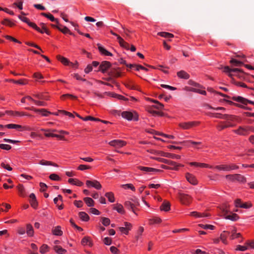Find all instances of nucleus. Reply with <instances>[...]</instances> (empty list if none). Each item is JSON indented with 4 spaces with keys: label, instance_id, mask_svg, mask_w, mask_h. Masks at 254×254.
Returning <instances> with one entry per match:
<instances>
[{
    "label": "nucleus",
    "instance_id": "f257e3e1",
    "mask_svg": "<svg viewBox=\"0 0 254 254\" xmlns=\"http://www.w3.org/2000/svg\"><path fill=\"white\" fill-rule=\"evenodd\" d=\"M147 152H148L151 154L160 155L161 156L172 158V159H180L181 158V156L179 155H177L175 154L168 153V152H165L163 151L156 150H154V149H150V150H148Z\"/></svg>",
    "mask_w": 254,
    "mask_h": 254
},
{
    "label": "nucleus",
    "instance_id": "f03ea898",
    "mask_svg": "<svg viewBox=\"0 0 254 254\" xmlns=\"http://www.w3.org/2000/svg\"><path fill=\"white\" fill-rule=\"evenodd\" d=\"M152 159L157 160L160 162H162L169 165H171L172 167V169L174 170H178L179 167H182L184 166L183 165L179 163H177L176 162L170 160H168L163 158L160 157H151Z\"/></svg>",
    "mask_w": 254,
    "mask_h": 254
},
{
    "label": "nucleus",
    "instance_id": "7ed1b4c3",
    "mask_svg": "<svg viewBox=\"0 0 254 254\" xmlns=\"http://www.w3.org/2000/svg\"><path fill=\"white\" fill-rule=\"evenodd\" d=\"M122 117L127 121H133L134 122L139 120V115L135 111H123L121 114Z\"/></svg>",
    "mask_w": 254,
    "mask_h": 254
},
{
    "label": "nucleus",
    "instance_id": "20e7f679",
    "mask_svg": "<svg viewBox=\"0 0 254 254\" xmlns=\"http://www.w3.org/2000/svg\"><path fill=\"white\" fill-rule=\"evenodd\" d=\"M124 205L125 207L129 210H131L135 214L136 213V207L139 205V203L136 199H131V200H127L125 202Z\"/></svg>",
    "mask_w": 254,
    "mask_h": 254
},
{
    "label": "nucleus",
    "instance_id": "39448f33",
    "mask_svg": "<svg viewBox=\"0 0 254 254\" xmlns=\"http://www.w3.org/2000/svg\"><path fill=\"white\" fill-rule=\"evenodd\" d=\"M226 178L232 182L237 181L240 183H246L247 182L246 178L239 174H235L233 175H227Z\"/></svg>",
    "mask_w": 254,
    "mask_h": 254
},
{
    "label": "nucleus",
    "instance_id": "423d86ee",
    "mask_svg": "<svg viewBox=\"0 0 254 254\" xmlns=\"http://www.w3.org/2000/svg\"><path fill=\"white\" fill-rule=\"evenodd\" d=\"M4 128L8 129H16L19 131L27 130L31 131L32 130V128L28 126H22L20 125L9 124L4 125Z\"/></svg>",
    "mask_w": 254,
    "mask_h": 254
},
{
    "label": "nucleus",
    "instance_id": "0eeeda50",
    "mask_svg": "<svg viewBox=\"0 0 254 254\" xmlns=\"http://www.w3.org/2000/svg\"><path fill=\"white\" fill-rule=\"evenodd\" d=\"M111 66L112 64L110 62L104 61L100 64L98 69L95 71L96 72H101L103 73H105L109 69L111 68Z\"/></svg>",
    "mask_w": 254,
    "mask_h": 254
},
{
    "label": "nucleus",
    "instance_id": "6e6552de",
    "mask_svg": "<svg viewBox=\"0 0 254 254\" xmlns=\"http://www.w3.org/2000/svg\"><path fill=\"white\" fill-rule=\"evenodd\" d=\"M200 122L198 121H191L188 122H182L179 124L180 127L184 129H189L193 127L199 126Z\"/></svg>",
    "mask_w": 254,
    "mask_h": 254
},
{
    "label": "nucleus",
    "instance_id": "1a4fd4ad",
    "mask_svg": "<svg viewBox=\"0 0 254 254\" xmlns=\"http://www.w3.org/2000/svg\"><path fill=\"white\" fill-rule=\"evenodd\" d=\"M178 197L181 203L186 205L190 204L191 201V196L188 194L179 192Z\"/></svg>",
    "mask_w": 254,
    "mask_h": 254
},
{
    "label": "nucleus",
    "instance_id": "9d476101",
    "mask_svg": "<svg viewBox=\"0 0 254 254\" xmlns=\"http://www.w3.org/2000/svg\"><path fill=\"white\" fill-rule=\"evenodd\" d=\"M223 211L224 212V217L226 219L236 221L239 219V215L236 213L230 212V214H228L229 211L227 209V208H224Z\"/></svg>",
    "mask_w": 254,
    "mask_h": 254
},
{
    "label": "nucleus",
    "instance_id": "9b49d317",
    "mask_svg": "<svg viewBox=\"0 0 254 254\" xmlns=\"http://www.w3.org/2000/svg\"><path fill=\"white\" fill-rule=\"evenodd\" d=\"M26 110L33 111L35 113H40L41 114V115L43 117H48L50 115H51V112L48 111L46 109H37L34 107H26L25 108Z\"/></svg>",
    "mask_w": 254,
    "mask_h": 254
},
{
    "label": "nucleus",
    "instance_id": "f8f14e48",
    "mask_svg": "<svg viewBox=\"0 0 254 254\" xmlns=\"http://www.w3.org/2000/svg\"><path fill=\"white\" fill-rule=\"evenodd\" d=\"M231 99L234 101L240 103L244 105H247L248 104H250L254 105V101L248 100L242 96H233Z\"/></svg>",
    "mask_w": 254,
    "mask_h": 254
},
{
    "label": "nucleus",
    "instance_id": "ddd939ff",
    "mask_svg": "<svg viewBox=\"0 0 254 254\" xmlns=\"http://www.w3.org/2000/svg\"><path fill=\"white\" fill-rule=\"evenodd\" d=\"M231 99L234 101L240 103L244 105H247L248 104H250L254 105V101L248 100L242 96H233Z\"/></svg>",
    "mask_w": 254,
    "mask_h": 254
},
{
    "label": "nucleus",
    "instance_id": "4468645a",
    "mask_svg": "<svg viewBox=\"0 0 254 254\" xmlns=\"http://www.w3.org/2000/svg\"><path fill=\"white\" fill-rule=\"evenodd\" d=\"M231 99L234 101L240 103L244 105H247L248 104H250L254 105V101L248 100L242 96H233Z\"/></svg>",
    "mask_w": 254,
    "mask_h": 254
},
{
    "label": "nucleus",
    "instance_id": "2eb2a0df",
    "mask_svg": "<svg viewBox=\"0 0 254 254\" xmlns=\"http://www.w3.org/2000/svg\"><path fill=\"white\" fill-rule=\"evenodd\" d=\"M18 17L22 21L27 23L30 27H32L37 31H40V28L37 26L35 23L31 22L27 17L22 16L20 15H19Z\"/></svg>",
    "mask_w": 254,
    "mask_h": 254
},
{
    "label": "nucleus",
    "instance_id": "dca6fc26",
    "mask_svg": "<svg viewBox=\"0 0 254 254\" xmlns=\"http://www.w3.org/2000/svg\"><path fill=\"white\" fill-rule=\"evenodd\" d=\"M86 185L88 188H94L96 190H101L102 185L99 181L96 180L92 181L87 180L86 181Z\"/></svg>",
    "mask_w": 254,
    "mask_h": 254
},
{
    "label": "nucleus",
    "instance_id": "f3484780",
    "mask_svg": "<svg viewBox=\"0 0 254 254\" xmlns=\"http://www.w3.org/2000/svg\"><path fill=\"white\" fill-rule=\"evenodd\" d=\"M248 127H249V126L246 127L240 126L238 129L233 130V131L238 135L247 136L249 134L250 129Z\"/></svg>",
    "mask_w": 254,
    "mask_h": 254
},
{
    "label": "nucleus",
    "instance_id": "a211bd4d",
    "mask_svg": "<svg viewBox=\"0 0 254 254\" xmlns=\"http://www.w3.org/2000/svg\"><path fill=\"white\" fill-rule=\"evenodd\" d=\"M108 74L113 78H118L122 76L121 70L120 67H112L108 72Z\"/></svg>",
    "mask_w": 254,
    "mask_h": 254
},
{
    "label": "nucleus",
    "instance_id": "6ab92c4d",
    "mask_svg": "<svg viewBox=\"0 0 254 254\" xmlns=\"http://www.w3.org/2000/svg\"><path fill=\"white\" fill-rule=\"evenodd\" d=\"M235 126V125L229 121L221 122L220 124L217 126L216 128L219 131H221L228 127H232Z\"/></svg>",
    "mask_w": 254,
    "mask_h": 254
},
{
    "label": "nucleus",
    "instance_id": "aec40b11",
    "mask_svg": "<svg viewBox=\"0 0 254 254\" xmlns=\"http://www.w3.org/2000/svg\"><path fill=\"white\" fill-rule=\"evenodd\" d=\"M138 169L143 171L145 172H152V173H157V172H163V171L162 170L155 169L151 167H144V166H138L137 167Z\"/></svg>",
    "mask_w": 254,
    "mask_h": 254
},
{
    "label": "nucleus",
    "instance_id": "412c9836",
    "mask_svg": "<svg viewBox=\"0 0 254 254\" xmlns=\"http://www.w3.org/2000/svg\"><path fill=\"white\" fill-rule=\"evenodd\" d=\"M109 144L115 147H122L125 146L127 144V142L122 140L117 139L111 141L109 142Z\"/></svg>",
    "mask_w": 254,
    "mask_h": 254
},
{
    "label": "nucleus",
    "instance_id": "4be33fe9",
    "mask_svg": "<svg viewBox=\"0 0 254 254\" xmlns=\"http://www.w3.org/2000/svg\"><path fill=\"white\" fill-rule=\"evenodd\" d=\"M186 178L187 181L191 184L193 185H196L198 183L197 180L195 177L189 173L186 174Z\"/></svg>",
    "mask_w": 254,
    "mask_h": 254
},
{
    "label": "nucleus",
    "instance_id": "5701e85b",
    "mask_svg": "<svg viewBox=\"0 0 254 254\" xmlns=\"http://www.w3.org/2000/svg\"><path fill=\"white\" fill-rule=\"evenodd\" d=\"M81 244L83 246L88 245L90 247H92L93 246L91 238L89 236L84 237L81 240Z\"/></svg>",
    "mask_w": 254,
    "mask_h": 254
},
{
    "label": "nucleus",
    "instance_id": "b1692460",
    "mask_svg": "<svg viewBox=\"0 0 254 254\" xmlns=\"http://www.w3.org/2000/svg\"><path fill=\"white\" fill-rule=\"evenodd\" d=\"M98 49L102 55L106 56H112L113 54L105 49L103 47H102L101 44H97Z\"/></svg>",
    "mask_w": 254,
    "mask_h": 254
},
{
    "label": "nucleus",
    "instance_id": "393cba45",
    "mask_svg": "<svg viewBox=\"0 0 254 254\" xmlns=\"http://www.w3.org/2000/svg\"><path fill=\"white\" fill-rule=\"evenodd\" d=\"M147 100L151 102L155 103L156 105H153L152 107L158 110H161L163 109L164 105L158 101L149 98H147Z\"/></svg>",
    "mask_w": 254,
    "mask_h": 254
},
{
    "label": "nucleus",
    "instance_id": "a878e982",
    "mask_svg": "<svg viewBox=\"0 0 254 254\" xmlns=\"http://www.w3.org/2000/svg\"><path fill=\"white\" fill-rule=\"evenodd\" d=\"M169 142L171 143L172 144H185L186 145H190V144H193V145H198L200 144V142H196L194 141L189 140V141H184L182 142H177V141H169Z\"/></svg>",
    "mask_w": 254,
    "mask_h": 254
},
{
    "label": "nucleus",
    "instance_id": "bb28decb",
    "mask_svg": "<svg viewBox=\"0 0 254 254\" xmlns=\"http://www.w3.org/2000/svg\"><path fill=\"white\" fill-rule=\"evenodd\" d=\"M229 235H230V232L227 231H224L220 234V238H219L220 240L222 241V242L224 244H225V245L228 244V242L227 241V239Z\"/></svg>",
    "mask_w": 254,
    "mask_h": 254
},
{
    "label": "nucleus",
    "instance_id": "cd10ccee",
    "mask_svg": "<svg viewBox=\"0 0 254 254\" xmlns=\"http://www.w3.org/2000/svg\"><path fill=\"white\" fill-rule=\"evenodd\" d=\"M118 41L121 47L127 50L129 49V44L125 42L121 36H118Z\"/></svg>",
    "mask_w": 254,
    "mask_h": 254
},
{
    "label": "nucleus",
    "instance_id": "c85d7f7f",
    "mask_svg": "<svg viewBox=\"0 0 254 254\" xmlns=\"http://www.w3.org/2000/svg\"><path fill=\"white\" fill-rule=\"evenodd\" d=\"M177 75L179 78L184 79H188L190 77V74L183 70L177 72Z\"/></svg>",
    "mask_w": 254,
    "mask_h": 254
},
{
    "label": "nucleus",
    "instance_id": "c756f323",
    "mask_svg": "<svg viewBox=\"0 0 254 254\" xmlns=\"http://www.w3.org/2000/svg\"><path fill=\"white\" fill-rule=\"evenodd\" d=\"M57 59L65 66L69 65L70 63L67 58L60 55L57 56Z\"/></svg>",
    "mask_w": 254,
    "mask_h": 254
},
{
    "label": "nucleus",
    "instance_id": "7c9ffc66",
    "mask_svg": "<svg viewBox=\"0 0 254 254\" xmlns=\"http://www.w3.org/2000/svg\"><path fill=\"white\" fill-rule=\"evenodd\" d=\"M113 209L116 210L119 213L124 214L125 211L122 204L117 203L114 205Z\"/></svg>",
    "mask_w": 254,
    "mask_h": 254
},
{
    "label": "nucleus",
    "instance_id": "2f4dec72",
    "mask_svg": "<svg viewBox=\"0 0 254 254\" xmlns=\"http://www.w3.org/2000/svg\"><path fill=\"white\" fill-rule=\"evenodd\" d=\"M170 206L171 204L169 202L164 201L160 206V209L161 211L167 212L170 210Z\"/></svg>",
    "mask_w": 254,
    "mask_h": 254
},
{
    "label": "nucleus",
    "instance_id": "473e14b6",
    "mask_svg": "<svg viewBox=\"0 0 254 254\" xmlns=\"http://www.w3.org/2000/svg\"><path fill=\"white\" fill-rule=\"evenodd\" d=\"M41 14L42 16H44L47 17V18L50 19L51 21L55 22L57 24H59L58 19L57 18H55L54 17V16L50 13L42 12L41 13Z\"/></svg>",
    "mask_w": 254,
    "mask_h": 254
},
{
    "label": "nucleus",
    "instance_id": "72a5a7b5",
    "mask_svg": "<svg viewBox=\"0 0 254 254\" xmlns=\"http://www.w3.org/2000/svg\"><path fill=\"white\" fill-rule=\"evenodd\" d=\"M78 216L80 220L82 221L87 222L90 219L89 215L84 211L79 212L78 213Z\"/></svg>",
    "mask_w": 254,
    "mask_h": 254
},
{
    "label": "nucleus",
    "instance_id": "f704fd0d",
    "mask_svg": "<svg viewBox=\"0 0 254 254\" xmlns=\"http://www.w3.org/2000/svg\"><path fill=\"white\" fill-rule=\"evenodd\" d=\"M68 182L71 185L78 187H81L83 185V183L81 181L77 179L70 178L68 179Z\"/></svg>",
    "mask_w": 254,
    "mask_h": 254
},
{
    "label": "nucleus",
    "instance_id": "c9c22d12",
    "mask_svg": "<svg viewBox=\"0 0 254 254\" xmlns=\"http://www.w3.org/2000/svg\"><path fill=\"white\" fill-rule=\"evenodd\" d=\"M83 201L88 207H93L95 205V201L91 197H84L83 198Z\"/></svg>",
    "mask_w": 254,
    "mask_h": 254
},
{
    "label": "nucleus",
    "instance_id": "e433bc0d",
    "mask_svg": "<svg viewBox=\"0 0 254 254\" xmlns=\"http://www.w3.org/2000/svg\"><path fill=\"white\" fill-rule=\"evenodd\" d=\"M52 233L53 235L61 236L63 235V231L61 230V227L57 226L52 229Z\"/></svg>",
    "mask_w": 254,
    "mask_h": 254
},
{
    "label": "nucleus",
    "instance_id": "4c0bfd02",
    "mask_svg": "<svg viewBox=\"0 0 254 254\" xmlns=\"http://www.w3.org/2000/svg\"><path fill=\"white\" fill-rule=\"evenodd\" d=\"M17 188L18 190L19 195L21 197H25L26 192L23 185L20 184L17 186Z\"/></svg>",
    "mask_w": 254,
    "mask_h": 254
},
{
    "label": "nucleus",
    "instance_id": "58836bf2",
    "mask_svg": "<svg viewBox=\"0 0 254 254\" xmlns=\"http://www.w3.org/2000/svg\"><path fill=\"white\" fill-rule=\"evenodd\" d=\"M26 233L29 237H32L34 235V229L30 224L26 225Z\"/></svg>",
    "mask_w": 254,
    "mask_h": 254
},
{
    "label": "nucleus",
    "instance_id": "ea45409f",
    "mask_svg": "<svg viewBox=\"0 0 254 254\" xmlns=\"http://www.w3.org/2000/svg\"><path fill=\"white\" fill-rule=\"evenodd\" d=\"M148 112L151 114L153 116H160L163 117L165 116V113L161 111H155L152 109H149L147 110Z\"/></svg>",
    "mask_w": 254,
    "mask_h": 254
},
{
    "label": "nucleus",
    "instance_id": "a19ab883",
    "mask_svg": "<svg viewBox=\"0 0 254 254\" xmlns=\"http://www.w3.org/2000/svg\"><path fill=\"white\" fill-rule=\"evenodd\" d=\"M1 24L5 26H8L10 27L14 26L15 24L8 18H5L1 21Z\"/></svg>",
    "mask_w": 254,
    "mask_h": 254
},
{
    "label": "nucleus",
    "instance_id": "79ce46f5",
    "mask_svg": "<svg viewBox=\"0 0 254 254\" xmlns=\"http://www.w3.org/2000/svg\"><path fill=\"white\" fill-rule=\"evenodd\" d=\"M40 26L41 27V28L42 29H44V31H43L40 29V31H38V32L43 34L44 33H46L47 35H50L51 34L50 31L49 30V29L47 28L46 24L44 23H40Z\"/></svg>",
    "mask_w": 254,
    "mask_h": 254
},
{
    "label": "nucleus",
    "instance_id": "37998d69",
    "mask_svg": "<svg viewBox=\"0 0 254 254\" xmlns=\"http://www.w3.org/2000/svg\"><path fill=\"white\" fill-rule=\"evenodd\" d=\"M149 224L153 225L156 224H159L161 222L162 220L160 218L157 217H154L152 218L149 219Z\"/></svg>",
    "mask_w": 254,
    "mask_h": 254
},
{
    "label": "nucleus",
    "instance_id": "c03bdc74",
    "mask_svg": "<svg viewBox=\"0 0 254 254\" xmlns=\"http://www.w3.org/2000/svg\"><path fill=\"white\" fill-rule=\"evenodd\" d=\"M230 63L236 66H240L242 65H244V63L242 62L239 61L235 59L232 58L230 61Z\"/></svg>",
    "mask_w": 254,
    "mask_h": 254
},
{
    "label": "nucleus",
    "instance_id": "a18cd8bd",
    "mask_svg": "<svg viewBox=\"0 0 254 254\" xmlns=\"http://www.w3.org/2000/svg\"><path fill=\"white\" fill-rule=\"evenodd\" d=\"M157 35L166 38H173L174 37L173 34L166 32H160L158 33Z\"/></svg>",
    "mask_w": 254,
    "mask_h": 254
},
{
    "label": "nucleus",
    "instance_id": "49530a36",
    "mask_svg": "<svg viewBox=\"0 0 254 254\" xmlns=\"http://www.w3.org/2000/svg\"><path fill=\"white\" fill-rule=\"evenodd\" d=\"M55 251L59 254H64L66 252V250L62 248L60 246H55L54 247Z\"/></svg>",
    "mask_w": 254,
    "mask_h": 254
},
{
    "label": "nucleus",
    "instance_id": "de8ad7c7",
    "mask_svg": "<svg viewBox=\"0 0 254 254\" xmlns=\"http://www.w3.org/2000/svg\"><path fill=\"white\" fill-rule=\"evenodd\" d=\"M33 96L40 100H48L49 96L44 93H39L33 95Z\"/></svg>",
    "mask_w": 254,
    "mask_h": 254
},
{
    "label": "nucleus",
    "instance_id": "09e8293b",
    "mask_svg": "<svg viewBox=\"0 0 254 254\" xmlns=\"http://www.w3.org/2000/svg\"><path fill=\"white\" fill-rule=\"evenodd\" d=\"M39 164L41 165H50L55 167H58V165L54 162L49 161H46L45 160H40Z\"/></svg>",
    "mask_w": 254,
    "mask_h": 254
},
{
    "label": "nucleus",
    "instance_id": "8fccbe9b",
    "mask_svg": "<svg viewBox=\"0 0 254 254\" xmlns=\"http://www.w3.org/2000/svg\"><path fill=\"white\" fill-rule=\"evenodd\" d=\"M105 196L108 198V200L110 202H114L115 201V198L114 196V194L112 192H106L105 194Z\"/></svg>",
    "mask_w": 254,
    "mask_h": 254
},
{
    "label": "nucleus",
    "instance_id": "3c124183",
    "mask_svg": "<svg viewBox=\"0 0 254 254\" xmlns=\"http://www.w3.org/2000/svg\"><path fill=\"white\" fill-rule=\"evenodd\" d=\"M9 82H12L15 84H20V85H25L27 83V80L25 79H21L19 80H14L12 79H10L9 80Z\"/></svg>",
    "mask_w": 254,
    "mask_h": 254
},
{
    "label": "nucleus",
    "instance_id": "603ef678",
    "mask_svg": "<svg viewBox=\"0 0 254 254\" xmlns=\"http://www.w3.org/2000/svg\"><path fill=\"white\" fill-rule=\"evenodd\" d=\"M227 121H238L239 120V117L238 116L233 115H228L227 114V118L226 119Z\"/></svg>",
    "mask_w": 254,
    "mask_h": 254
},
{
    "label": "nucleus",
    "instance_id": "864d4df0",
    "mask_svg": "<svg viewBox=\"0 0 254 254\" xmlns=\"http://www.w3.org/2000/svg\"><path fill=\"white\" fill-rule=\"evenodd\" d=\"M211 117H215L218 119L226 120L227 118V114H222L220 113H212L211 114Z\"/></svg>",
    "mask_w": 254,
    "mask_h": 254
},
{
    "label": "nucleus",
    "instance_id": "5fc2aeb1",
    "mask_svg": "<svg viewBox=\"0 0 254 254\" xmlns=\"http://www.w3.org/2000/svg\"><path fill=\"white\" fill-rule=\"evenodd\" d=\"M143 231H144L143 227L142 226L139 227L137 231L136 235L135 237V239L137 241L138 240V239L140 238Z\"/></svg>",
    "mask_w": 254,
    "mask_h": 254
},
{
    "label": "nucleus",
    "instance_id": "6e6d98bb",
    "mask_svg": "<svg viewBox=\"0 0 254 254\" xmlns=\"http://www.w3.org/2000/svg\"><path fill=\"white\" fill-rule=\"evenodd\" d=\"M102 224L105 226H108L110 224V220L107 217H102L101 218Z\"/></svg>",
    "mask_w": 254,
    "mask_h": 254
},
{
    "label": "nucleus",
    "instance_id": "4d7b16f0",
    "mask_svg": "<svg viewBox=\"0 0 254 254\" xmlns=\"http://www.w3.org/2000/svg\"><path fill=\"white\" fill-rule=\"evenodd\" d=\"M198 226L202 229H210V230H214L215 228V226L209 224H200Z\"/></svg>",
    "mask_w": 254,
    "mask_h": 254
},
{
    "label": "nucleus",
    "instance_id": "13d9d810",
    "mask_svg": "<svg viewBox=\"0 0 254 254\" xmlns=\"http://www.w3.org/2000/svg\"><path fill=\"white\" fill-rule=\"evenodd\" d=\"M29 202L32 207L35 209H37L38 206V202L37 199H30Z\"/></svg>",
    "mask_w": 254,
    "mask_h": 254
},
{
    "label": "nucleus",
    "instance_id": "bf43d9fd",
    "mask_svg": "<svg viewBox=\"0 0 254 254\" xmlns=\"http://www.w3.org/2000/svg\"><path fill=\"white\" fill-rule=\"evenodd\" d=\"M49 248L47 245L43 244L40 248V252L44 254L49 251Z\"/></svg>",
    "mask_w": 254,
    "mask_h": 254
},
{
    "label": "nucleus",
    "instance_id": "052dcab7",
    "mask_svg": "<svg viewBox=\"0 0 254 254\" xmlns=\"http://www.w3.org/2000/svg\"><path fill=\"white\" fill-rule=\"evenodd\" d=\"M190 215L192 216H194L196 218H200V217L206 216V215H204V213H201L197 212L196 211L191 212Z\"/></svg>",
    "mask_w": 254,
    "mask_h": 254
},
{
    "label": "nucleus",
    "instance_id": "680f3d73",
    "mask_svg": "<svg viewBox=\"0 0 254 254\" xmlns=\"http://www.w3.org/2000/svg\"><path fill=\"white\" fill-rule=\"evenodd\" d=\"M25 44L29 46H31V47H34L39 50H40V51H41V52L43 53V51L42 50V49L41 48V47L38 46V45L34 43H32V42H25Z\"/></svg>",
    "mask_w": 254,
    "mask_h": 254
},
{
    "label": "nucleus",
    "instance_id": "e2e57ef3",
    "mask_svg": "<svg viewBox=\"0 0 254 254\" xmlns=\"http://www.w3.org/2000/svg\"><path fill=\"white\" fill-rule=\"evenodd\" d=\"M215 168L220 171H228V165H217Z\"/></svg>",
    "mask_w": 254,
    "mask_h": 254
},
{
    "label": "nucleus",
    "instance_id": "0e129e2a",
    "mask_svg": "<svg viewBox=\"0 0 254 254\" xmlns=\"http://www.w3.org/2000/svg\"><path fill=\"white\" fill-rule=\"evenodd\" d=\"M18 2H15L13 3V5L16 6L20 10L23 9V0H17Z\"/></svg>",
    "mask_w": 254,
    "mask_h": 254
},
{
    "label": "nucleus",
    "instance_id": "69168bd1",
    "mask_svg": "<svg viewBox=\"0 0 254 254\" xmlns=\"http://www.w3.org/2000/svg\"><path fill=\"white\" fill-rule=\"evenodd\" d=\"M59 201V200H58V198H55L54 199V203L55 204H56L57 206L58 207V209L59 210H62L64 208V205L63 204V203L61 202V203L60 204L58 202Z\"/></svg>",
    "mask_w": 254,
    "mask_h": 254
},
{
    "label": "nucleus",
    "instance_id": "338daca9",
    "mask_svg": "<svg viewBox=\"0 0 254 254\" xmlns=\"http://www.w3.org/2000/svg\"><path fill=\"white\" fill-rule=\"evenodd\" d=\"M5 38L8 40H10V41H11L13 42H15V43H19V44H21V42L18 40L17 39H16V38L11 36H9V35H5L4 36Z\"/></svg>",
    "mask_w": 254,
    "mask_h": 254
},
{
    "label": "nucleus",
    "instance_id": "774afa93",
    "mask_svg": "<svg viewBox=\"0 0 254 254\" xmlns=\"http://www.w3.org/2000/svg\"><path fill=\"white\" fill-rule=\"evenodd\" d=\"M49 178L50 179H51V180H53V181H60L61 180V178L59 177V175H58L57 174H51L50 176H49Z\"/></svg>",
    "mask_w": 254,
    "mask_h": 254
}]
</instances>
